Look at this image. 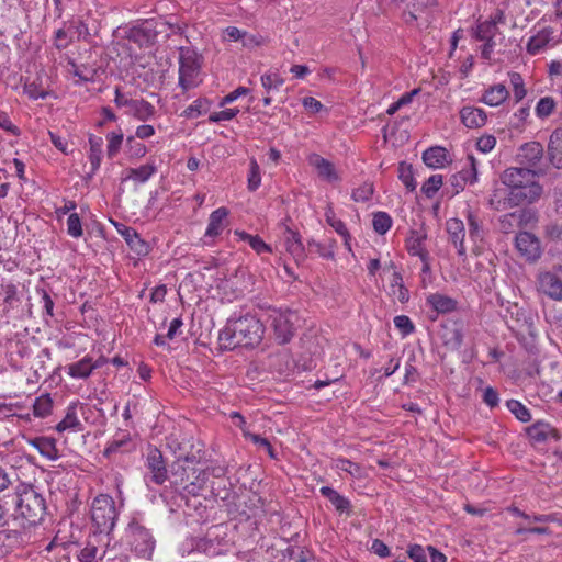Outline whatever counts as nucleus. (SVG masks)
Masks as SVG:
<instances>
[{
	"mask_svg": "<svg viewBox=\"0 0 562 562\" xmlns=\"http://www.w3.org/2000/svg\"><path fill=\"white\" fill-rule=\"evenodd\" d=\"M547 173V168L532 170L522 167H508L501 173V182L508 189L509 200L514 202V205L532 204L543 193V187L538 181V177Z\"/></svg>",
	"mask_w": 562,
	"mask_h": 562,
	"instance_id": "obj_1",
	"label": "nucleus"
},
{
	"mask_svg": "<svg viewBox=\"0 0 562 562\" xmlns=\"http://www.w3.org/2000/svg\"><path fill=\"white\" fill-rule=\"evenodd\" d=\"M265 334V325L254 314L246 313L228 318L225 327L220 330L218 341L224 349L237 347L254 348L258 346Z\"/></svg>",
	"mask_w": 562,
	"mask_h": 562,
	"instance_id": "obj_2",
	"label": "nucleus"
},
{
	"mask_svg": "<svg viewBox=\"0 0 562 562\" xmlns=\"http://www.w3.org/2000/svg\"><path fill=\"white\" fill-rule=\"evenodd\" d=\"M15 517L29 526L40 524L46 512L44 497L30 485H20L12 496Z\"/></svg>",
	"mask_w": 562,
	"mask_h": 562,
	"instance_id": "obj_3",
	"label": "nucleus"
},
{
	"mask_svg": "<svg viewBox=\"0 0 562 562\" xmlns=\"http://www.w3.org/2000/svg\"><path fill=\"white\" fill-rule=\"evenodd\" d=\"M91 520L94 527V533L105 539L106 547L111 541V532L113 531L117 520V509L112 496L108 494H100L92 501Z\"/></svg>",
	"mask_w": 562,
	"mask_h": 562,
	"instance_id": "obj_4",
	"label": "nucleus"
},
{
	"mask_svg": "<svg viewBox=\"0 0 562 562\" xmlns=\"http://www.w3.org/2000/svg\"><path fill=\"white\" fill-rule=\"evenodd\" d=\"M301 318L296 311L283 307H268L267 323L272 330L273 338L279 345H285L292 340Z\"/></svg>",
	"mask_w": 562,
	"mask_h": 562,
	"instance_id": "obj_5",
	"label": "nucleus"
},
{
	"mask_svg": "<svg viewBox=\"0 0 562 562\" xmlns=\"http://www.w3.org/2000/svg\"><path fill=\"white\" fill-rule=\"evenodd\" d=\"M126 543L137 557L150 560L156 540L150 530L137 519H132L125 529Z\"/></svg>",
	"mask_w": 562,
	"mask_h": 562,
	"instance_id": "obj_6",
	"label": "nucleus"
},
{
	"mask_svg": "<svg viewBox=\"0 0 562 562\" xmlns=\"http://www.w3.org/2000/svg\"><path fill=\"white\" fill-rule=\"evenodd\" d=\"M533 34L526 44V50L530 55H538L562 42V23H552L533 27Z\"/></svg>",
	"mask_w": 562,
	"mask_h": 562,
	"instance_id": "obj_7",
	"label": "nucleus"
},
{
	"mask_svg": "<svg viewBox=\"0 0 562 562\" xmlns=\"http://www.w3.org/2000/svg\"><path fill=\"white\" fill-rule=\"evenodd\" d=\"M200 66L196 55L190 49H180L179 56V86L184 90H189L198 86Z\"/></svg>",
	"mask_w": 562,
	"mask_h": 562,
	"instance_id": "obj_8",
	"label": "nucleus"
},
{
	"mask_svg": "<svg viewBox=\"0 0 562 562\" xmlns=\"http://www.w3.org/2000/svg\"><path fill=\"white\" fill-rule=\"evenodd\" d=\"M474 36L476 40L484 42L481 55L487 60L492 58L495 47L504 41V35L499 32L496 22L493 20L477 23Z\"/></svg>",
	"mask_w": 562,
	"mask_h": 562,
	"instance_id": "obj_9",
	"label": "nucleus"
},
{
	"mask_svg": "<svg viewBox=\"0 0 562 562\" xmlns=\"http://www.w3.org/2000/svg\"><path fill=\"white\" fill-rule=\"evenodd\" d=\"M146 469L145 481L148 486L150 484L161 485L167 481L168 471L166 463L161 451L157 448L149 449L146 458Z\"/></svg>",
	"mask_w": 562,
	"mask_h": 562,
	"instance_id": "obj_10",
	"label": "nucleus"
},
{
	"mask_svg": "<svg viewBox=\"0 0 562 562\" xmlns=\"http://www.w3.org/2000/svg\"><path fill=\"white\" fill-rule=\"evenodd\" d=\"M464 215L467 220L469 239L472 243V252L480 255L483 250L486 235L483 221L480 218L477 213L471 209H467Z\"/></svg>",
	"mask_w": 562,
	"mask_h": 562,
	"instance_id": "obj_11",
	"label": "nucleus"
},
{
	"mask_svg": "<svg viewBox=\"0 0 562 562\" xmlns=\"http://www.w3.org/2000/svg\"><path fill=\"white\" fill-rule=\"evenodd\" d=\"M515 246L519 255L527 261H536L541 256L540 240L529 232H520L516 235Z\"/></svg>",
	"mask_w": 562,
	"mask_h": 562,
	"instance_id": "obj_12",
	"label": "nucleus"
},
{
	"mask_svg": "<svg viewBox=\"0 0 562 562\" xmlns=\"http://www.w3.org/2000/svg\"><path fill=\"white\" fill-rule=\"evenodd\" d=\"M543 146L539 142H528L518 148V160L520 164L526 165V168L538 170L543 168L540 164L543 158Z\"/></svg>",
	"mask_w": 562,
	"mask_h": 562,
	"instance_id": "obj_13",
	"label": "nucleus"
},
{
	"mask_svg": "<svg viewBox=\"0 0 562 562\" xmlns=\"http://www.w3.org/2000/svg\"><path fill=\"white\" fill-rule=\"evenodd\" d=\"M446 232L448 234L449 243L452 244L460 257L467 256L465 246V225L462 220L451 217L446 221Z\"/></svg>",
	"mask_w": 562,
	"mask_h": 562,
	"instance_id": "obj_14",
	"label": "nucleus"
},
{
	"mask_svg": "<svg viewBox=\"0 0 562 562\" xmlns=\"http://www.w3.org/2000/svg\"><path fill=\"white\" fill-rule=\"evenodd\" d=\"M537 290L550 299L562 300V280L554 272H540L537 277Z\"/></svg>",
	"mask_w": 562,
	"mask_h": 562,
	"instance_id": "obj_15",
	"label": "nucleus"
},
{
	"mask_svg": "<svg viewBox=\"0 0 562 562\" xmlns=\"http://www.w3.org/2000/svg\"><path fill=\"white\" fill-rule=\"evenodd\" d=\"M308 164L317 171V175L322 180L329 183H336L341 180V177L334 164L318 154L310 155Z\"/></svg>",
	"mask_w": 562,
	"mask_h": 562,
	"instance_id": "obj_16",
	"label": "nucleus"
},
{
	"mask_svg": "<svg viewBox=\"0 0 562 562\" xmlns=\"http://www.w3.org/2000/svg\"><path fill=\"white\" fill-rule=\"evenodd\" d=\"M83 405L79 402H71L67 408L64 418L56 425L55 429L58 432L82 431L83 425L78 417V409H82Z\"/></svg>",
	"mask_w": 562,
	"mask_h": 562,
	"instance_id": "obj_17",
	"label": "nucleus"
},
{
	"mask_svg": "<svg viewBox=\"0 0 562 562\" xmlns=\"http://www.w3.org/2000/svg\"><path fill=\"white\" fill-rule=\"evenodd\" d=\"M426 239V234L413 229L409 232V235L406 238V249L412 256H417L424 262V270L429 268L428 265V251L425 249L424 243Z\"/></svg>",
	"mask_w": 562,
	"mask_h": 562,
	"instance_id": "obj_18",
	"label": "nucleus"
},
{
	"mask_svg": "<svg viewBox=\"0 0 562 562\" xmlns=\"http://www.w3.org/2000/svg\"><path fill=\"white\" fill-rule=\"evenodd\" d=\"M104 361L102 359L93 361L90 356H86L77 362L67 366V373L74 379H87L91 373L100 368Z\"/></svg>",
	"mask_w": 562,
	"mask_h": 562,
	"instance_id": "obj_19",
	"label": "nucleus"
},
{
	"mask_svg": "<svg viewBox=\"0 0 562 562\" xmlns=\"http://www.w3.org/2000/svg\"><path fill=\"white\" fill-rule=\"evenodd\" d=\"M182 472L187 475V480H190L189 484L184 487V492L193 496L199 495L206 484L209 472L204 470L198 471L190 465L183 468Z\"/></svg>",
	"mask_w": 562,
	"mask_h": 562,
	"instance_id": "obj_20",
	"label": "nucleus"
},
{
	"mask_svg": "<svg viewBox=\"0 0 562 562\" xmlns=\"http://www.w3.org/2000/svg\"><path fill=\"white\" fill-rule=\"evenodd\" d=\"M460 121L468 128H480L486 124L487 114L481 108L467 105L460 110Z\"/></svg>",
	"mask_w": 562,
	"mask_h": 562,
	"instance_id": "obj_21",
	"label": "nucleus"
},
{
	"mask_svg": "<svg viewBox=\"0 0 562 562\" xmlns=\"http://www.w3.org/2000/svg\"><path fill=\"white\" fill-rule=\"evenodd\" d=\"M228 210L224 206L216 209L210 214L205 237L214 238L223 233L228 222Z\"/></svg>",
	"mask_w": 562,
	"mask_h": 562,
	"instance_id": "obj_22",
	"label": "nucleus"
},
{
	"mask_svg": "<svg viewBox=\"0 0 562 562\" xmlns=\"http://www.w3.org/2000/svg\"><path fill=\"white\" fill-rule=\"evenodd\" d=\"M100 541H103L105 543L104 538L97 533H93L87 546L80 551L78 555L79 561L97 562L98 560H101L105 554V550H102L98 547L97 543H99Z\"/></svg>",
	"mask_w": 562,
	"mask_h": 562,
	"instance_id": "obj_23",
	"label": "nucleus"
},
{
	"mask_svg": "<svg viewBox=\"0 0 562 562\" xmlns=\"http://www.w3.org/2000/svg\"><path fill=\"white\" fill-rule=\"evenodd\" d=\"M527 435L535 443H543L551 438H557V430L548 423L537 422L527 428Z\"/></svg>",
	"mask_w": 562,
	"mask_h": 562,
	"instance_id": "obj_24",
	"label": "nucleus"
},
{
	"mask_svg": "<svg viewBox=\"0 0 562 562\" xmlns=\"http://www.w3.org/2000/svg\"><path fill=\"white\" fill-rule=\"evenodd\" d=\"M426 303L434 311L440 314L451 313L457 310L458 302L445 294L432 293L426 297Z\"/></svg>",
	"mask_w": 562,
	"mask_h": 562,
	"instance_id": "obj_25",
	"label": "nucleus"
},
{
	"mask_svg": "<svg viewBox=\"0 0 562 562\" xmlns=\"http://www.w3.org/2000/svg\"><path fill=\"white\" fill-rule=\"evenodd\" d=\"M155 106L144 99H133L125 110L127 115H132L139 121H147L155 115Z\"/></svg>",
	"mask_w": 562,
	"mask_h": 562,
	"instance_id": "obj_26",
	"label": "nucleus"
},
{
	"mask_svg": "<svg viewBox=\"0 0 562 562\" xmlns=\"http://www.w3.org/2000/svg\"><path fill=\"white\" fill-rule=\"evenodd\" d=\"M548 159L554 168L562 169V130H555L550 136Z\"/></svg>",
	"mask_w": 562,
	"mask_h": 562,
	"instance_id": "obj_27",
	"label": "nucleus"
},
{
	"mask_svg": "<svg viewBox=\"0 0 562 562\" xmlns=\"http://www.w3.org/2000/svg\"><path fill=\"white\" fill-rule=\"evenodd\" d=\"M27 442L48 460H57L59 458L56 440L54 438L35 437L29 439Z\"/></svg>",
	"mask_w": 562,
	"mask_h": 562,
	"instance_id": "obj_28",
	"label": "nucleus"
},
{
	"mask_svg": "<svg viewBox=\"0 0 562 562\" xmlns=\"http://www.w3.org/2000/svg\"><path fill=\"white\" fill-rule=\"evenodd\" d=\"M284 239L286 251L294 258L296 262L303 261L305 258V249L300 234L290 228H286Z\"/></svg>",
	"mask_w": 562,
	"mask_h": 562,
	"instance_id": "obj_29",
	"label": "nucleus"
},
{
	"mask_svg": "<svg viewBox=\"0 0 562 562\" xmlns=\"http://www.w3.org/2000/svg\"><path fill=\"white\" fill-rule=\"evenodd\" d=\"M509 97L508 89L503 83L493 85L487 88L481 101L490 106H498L504 103Z\"/></svg>",
	"mask_w": 562,
	"mask_h": 562,
	"instance_id": "obj_30",
	"label": "nucleus"
},
{
	"mask_svg": "<svg viewBox=\"0 0 562 562\" xmlns=\"http://www.w3.org/2000/svg\"><path fill=\"white\" fill-rule=\"evenodd\" d=\"M124 240L136 255L145 256L149 251L148 244L140 238L138 233L132 227H124V229L120 231Z\"/></svg>",
	"mask_w": 562,
	"mask_h": 562,
	"instance_id": "obj_31",
	"label": "nucleus"
},
{
	"mask_svg": "<svg viewBox=\"0 0 562 562\" xmlns=\"http://www.w3.org/2000/svg\"><path fill=\"white\" fill-rule=\"evenodd\" d=\"M441 339L443 345L450 349H459L463 342L462 328L453 323L451 325H443L441 331Z\"/></svg>",
	"mask_w": 562,
	"mask_h": 562,
	"instance_id": "obj_32",
	"label": "nucleus"
},
{
	"mask_svg": "<svg viewBox=\"0 0 562 562\" xmlns=\"http://www.w3.org/2000/svg\"><path fill=\"white\" fill-rule=\"evenodd\" d=\"M386 269L393 270L392 279L390 282L391 294L401 303L407 302L409 296L407 289L403 284L402 274L396 270L395 265L392 261H390V263L384 267V270Z\"/></svg>",
	"mask_w": 562,
	"mask_h": 562,
	"instance_id": "obj_33",
	"label": "nucleus"
},
{
	"mask_svg": "<svg viewBox=\"0 0 562 562\" xmlns=\"http://www.w3.org/2000/svg\"><path fill=\"white\" fill-rule=\"evenodd\" d=\"M423 161L430 168H442L448 162V151L440 146L430 147L423 153Z\"/></svg>",
	"mask_w": 562,
	"mask_h": 562,
	"instance_id": "obj_34",
	"label": "nucleus"
},
{
	"mask_svg": "<svg viewBox=\"0 0 562 562\" xmlns=\"http://www.w3.org/2000/svg\"><path fill=\"white\" fill-rule=\"evenodd\" d=\"M319 493L326 497L335 509L339 513H349L351 509L350 501L344 495L339 494L336 490L329 486H322Z\"/></svg>",
	"mask_w": 562,
	"mask_h": 562,
	"instance_id": "obj_35",
	"label": "nucleus"
},
{
	"mask_svg": "<svg viewBox=\"0 0 562 562\" xmlns=\"http://www.w3.org/2000/svg\"><path fill=\"white\" fill-rule=\"evenodd\" d=\"M488 205L495 211H506L517 206L509 200V191L506 187L493 190L488 200Z\"/></svg>",
	"mask_w": 562,
	"mask_h": 562,
	"instance_id": "obj_36",
	"label": "nucleus"
},
{
	"mask_svg": "<svg viewBox=\"0 0 562 562\" xmlns=\"http://www.w3.org/2000/svg\"><path fill=\"white\" fill-rule=\"evenodd\" d=\"M102 137L90 135L88 158L91 165L90 176L94 175L100 168L102 160Z\"/></svg>",
	"mask_w": 562,
	"mask_h": 562,
	"instance_id": "obj_37",
	"label": "nucleus"
},
{
	"mask_svg": "<svg viewBox=\"0 0 562 562\" xmlns=\"http://www.w3.org/2000/svg\"><path fill=\"white\" fill-rule=\"evenodd\" d=\"M325 218L328 225H330L337 234H339L345 241V246L348 250H351V235L349 234L345 223L336 217L333 206L328 205L325 211Z\"/></svg>",
	"mask_w": 562,
	"mask_h": 562,
	"instance_id": "obj_38",
	"label": "nucleus"
},
{
	"mask_svg": "<svg viewBox=\"0 0 562 562\" xmlns=\"http://www.w3.org/2000/svg\"><path fill=\"white\" fill-rule=\"evenodd\" d=\"M157 171V166L155 162H147L146 165H142L137 168H130L126 170V176L124 180H134L139 183H145L150 179L153 175Z\"/></svg>",
	"mask_w": 562,
	"mask_h": 562,
	"instance_id": "obj_39",
	"label": "nucleus"
},
{
	"mask_svg": "<svg viewBox=\"0 0 562 562\" xmlns=\"http://www.w3.org/2000/svg\"><path fill=\"white\" fill-rule=\"evenodd\" d=\"M239 240L246 241L258 255L272 252V248L258 235H250L244 231H235Z\"/></svg>",
	"mask_w": 562,
	"mask_h": 562,
	"instance_id": "obj_40",
	"label": "nucleus"
},
{
	"mask_svg": "<svg viewBox=\"0 0 562 562\" xmlns=\"http://www.w3.org/2000/svg\"><path fill=\"white\" fill-rule=\"evenodd\" d=\"M412 10L408 12V16H405L407 23L416 21L422 13L432 10L437 5L436 0H411L409 3Z\"/></svg>",
	"mask_w": 562,
	"mask_h": 562,
	"instance_id": "obj_41",
	"label": "nucleus"
},
{
	"mask_svg": "<svg viewBox=\"0 0 562 562\" xmlns=\"http://www.w3.org/2000/svg\"><path fill=\"white\" fill-rule=\"evenodd\" d=\"M479 162L476 158L470 154L467 157L464 167L458 172L468 184H474L479 180Z\"/></svg>",
	"mask_w": 562,
	"mask_h": 562,
	"instance_id": "obj_42",
	"label": "nucleus"
},
{
	"mask_svg": "<svg viewBox=\"0 0 562 562\" xmlns=\"http://www.w3.org/2000/svg\"><path fill=\"white\" fill-rule=\"evenodd\" d=\"M132 448V439L130 434L123 432L114 437L104 450L105 456H110L120 451H128Z\"/></svg>",
	"mask_w": 562,
	"mask_h": 562,
	"instance_id": "obj_43",
	"label": "nucleus"
},
{
	"mask_svg": "<svg viewBox=\"0 0 562 562\" xmlns=\"http://www.w3.org/2000/svg\"><path fill=\"white\" fill-rule=\"evenodd\" d=\"M53 398L49 394H43L35 398L33 404V414L35 417L45 418L52 414Z\"/></svg>",
	"mask_w": 562,
	"mask_h": 562,
	"instance_id": "obj_44",
	"label": "nucleus"
},
{
	"mask_svg": "<svg viewBox=\"0 0 562 562\" xmlns=\"http://www.w3.org/2000/svg\"><path fill=\"white\" fill-rule=\"evenodd\" d=\"M333 468L337 471H344L352 477H361L362 475V469L358 463L342 457L333 460Z\"/></svg>",
	"mask_w": 562,
	"mask_h": 562,
	"instance_id": "obj_45",
	"label": "nucleus"
},
{
	"mask_svg": "<svg viewBox=\"0 0 562 562\" xmlns=\"http://www.w3.org/2000/svg\"><path fill=\"white\" fill-rule=\"evenodd\" d=\"M509 83L513 89L515 103H519L527 95L525 81L519 72H508Z\"/></svg>",
	"mask_w": 562,
	"mask_h": 562,
	"instance_id": "obj_46",
	"label": "nucleus"
},
{
	"mask_svg": "<svg viewBox=\"0 0 562 562\" xmlns=\"http://www.w3.org/2000/svg\"><path fill=\"white\" fill-rule=\"evenodd\" d=\"M260 81L267 94L279 91L284 83V79L277 71L263 74Z\"/></svg>",
	"mask_w": 562,
	"mask_h": 562,
	"instance_id": "obj_47",
	"label": "nucleus"
},
{
	"mask_svg": "<svg viewBox=\"0 0 562 562\" xmlns=\"http://www.w3.org/2000/svg\"><path fill=\"white\" fill-rule=\"evenodd\" d=\"M261 184L260 167L255 158L249 160V171L247 177V188L249 191H256Z\"/></svg>",
	"mask_w": 562,
	"mask_h": 562,
	"instance_id": "obj_48",
	"label": "nucleus"
},
{
	"mask_svg": "<svg viewBox=\"0 0 562 562\" xmlns=\"http://www.w3.org/2000/svg\"><path fill=\"white\" fill-rule=\"evenodd\" d=\"M392 223V217L386 212L379 211L373 214V229L380 235H384L391 228Z\"/></svg>",
	"mask_w": 562,
	"mask_h": 562,
	"instance_id": "obj_49",
	"label": "nucleus"
},
{
	"mask_svg": "<svg viewBox=\"0 0 562 562\" xmlns=\"http://www.w3.org/2000/svg\"><path fill=\"white\" fill-rule=\"evenodd\" d=\"M507 408L510 413L515 415V417L522 422L527 423L531 420V413L530 411L519 401L517 400H509L506 403Z\"/></svg>",
	"mask_w": 562,
	"mask_h": 562,
	"instance_id": "obj_50",
	"label": "nucleus"
},
{
	"mask_svg": "<svg viewBox=\"0 0 562 562\" xmlns=\"http://www.w3.org/2000/svg\"><path fill=\"white\" fill-rule=\"evenodd\" d=\"M555 109V101L552 97L541 98L536 105V115L540 119L550 116Z\"/></svg>",
	"mask_w": 562,
	"mask_h": 562,
	"instance_id": "obj_51",
	"label": "nucleus"
},
{
	"mask_svg": "<svg viewBox=\"0 0 562 562\" xmlns=\"http://www.w3.org/2000/svg\"><path fill=\"white\" fill-rule=\"evenodd\" d=\"M442 176L441 175H432L422 187V192L427 198H432L439 191L442 186Z\"/></svg>",
	"mask_w": 562,
	"mask_h": 562,
	"instance_id": "obj_52",
	"label": "nucleus"
},
{
	"mask_svg": "<svg viewBox=\"0 0 562 562\" xmlns=\"http://www.w3.org/2000/svg\"><path fill=\"white\" fill-rule=\"evenodd\" d=\"M72 25H69L67 29H58L55 33V45L58 49H64L68 47V45L74 40Z\"/></svg>",
	"mask_w": 562,
	"mask_h": 562,
	"instance_id": "obj_53",
	"label": "nucleus"
},
{
	"mask_svg": "<svg viewBox=\"0 0 562 562\" xmlns=\"http://www.w3.org/2000/svg\"><path fill=\"white\" fill-rule=\"evenodd\" d=\"M0 289L3 293L4 304L12 307L19 301L16 285L13 282H2Z\"/></svg>",
	"mask_w": 562,
	"mask_h": 562,
	"instance_id": "obj_54",
	"label": "nucleus"
},
{
	"mask_svg": "<svg viewBox=\"0 0 562 562\" xmlns=\"http://www.w3.org/2000/svg\"><path fill=\"white\" fill-rule=\"evenodd\" d=\"M67 234L74 238L83 235L81 220L77 213H71L67 218Z\"/></svg>",
	"mask_w": 562,
	"mask_h": 562,
	"instance_id": "obj_55",
	"label": "nucleus"
},
{
	"mask_svg": "<svg viewBox=\"0 0 562 562\" xmlns=\"http://www.w3.org/2000/svg\"><path fill=\"white\" fill-rule=\"evenodd\" d=\"M497 139L492 134H484L476 139L475 147L483 154L491 153L496 146Z\"/></svg>",
	"mask_w": 562,
	"mask_h": 562,
	"instance_id": "obj_56",
	"label": "nucleus"
},
{
	"mask_svg": "<svg viewBox=\"0 0 562 562\" xmlns=\"http://www.w3.org/2000/svg\"><path fill=\"white\" fill-rule=\"evenodd\" d=\"M108 139V156L110 158L114 157L119 149L121 148V145L123 143V133H109L106 135Z\"/></svg>",
	"mask_w": 562,
	"mask_h": 562,
	"instance_id": "obj_57",
	"label": "nucleus"
},
{
	"mask_svg": "<svg viewBox=\"0 0 562 562\" xmlns=\"http://www.w3.org/2000/svg\"><path fill=\"white\" fill-rule=\"evenodd\" d=\"M188 468V465H178L177 469L172 471L171 474V484L175 486L177 491H183L186 485L189 484L190 480H187V475L183 474L182 469Z\"/></svg>",
	"mask_w": 562,
	"mask_h": 562,
	"instance_id": "obj_58",
	"label": "nucleus"
},
{
	"mask_svg": "<svg viewBox=\"0 0 562 562\" xmlns=\"http://www.w3.org/2000/svg\"><path fill=\"white\" fill-rule=\"evenodd\" d=\"M395 327L402 333V335L408 336L415 330V326L411 318L406 315H397L394 317Z\"/></svg>",
	"mask_w": 562,
	"mask_h": 562,
	"instance_id": "obj_59",
	"label": "nucleus"
},
{
	"mask_svg": "<svg viewBox=\"0 0 562 562\" xmlns=\"http://www.w3.org/2000/svg\"><path fill=\"white\" fill-rule=\"evenodd\" d=\"M373 194V186L371 183H363L352 191V199L356 202H367Z\"/></svg>",
	"mask_w": 562,
	"mask_h": 562,
	"instance_id": "obj_60",
	"label": "nucleus"
},
{
	"mask_svg": "<svg viewBox=\"0 0 562 562\" xmlns=\"http://www.w3.org/2000/svg\"><path fill=\"white\" fill-rule=\"evenodd\" d=\"M239 113L238 109H225L210 115V122L231 121Z\"/></svg>",
	"mask_w": 562,
	"mask_h": 562,
	"instance_id": "obj_61",
	"label": "nucleus"
},
{
	"mask_svg": "<svg viewBox=\"0 0 562 562\" xmlns=\"http://www.w3.org/2000/svg\"><path fill=\"white\" fill-rule=\"evenodd\" d=\"M307 247H308L310 252L316 254L319 257L327 258V259L334 257L333 250L326 249V247L324 245H322L321 243H317L315 240L308 241Z\"/></svg>",
	"mask_w": 562,
	"mask_h": 562,
	"instance_id": "obj_62",
	"label": "nucleus"
},
{
	"mask_svg": "<svg viewBox=\"0 0 562 562\" xmlns=\"http://www.w3.org/2000/svg\"><path fill=\"white\" fill-rule=\"evenodd\" d=\"M241 45L246 48H255L262 44V37L257 34H250L246 31H244L243 38H241Z\"/></svg>",
	"mask_w": 562,
	"mask_h": 562,
	"instance_id": "obj_63",
	"label": "nucleus"
},
{
	"mask_svg": "<svg viewBox=\"0 0 562 562\" xmlns=\"http://www.w3.org/2000/svg\"><path fill=\"white\" fill-rule=\"evenodd\" d=\"M407 553L414 562H427L425 550L419 544L411 546Z\"/></svg>",
	"mask_w": 562,
	"mask_h": 562,
	"instance_id": "obj_64",
	"label": "nucleus"
}]
</instances>
